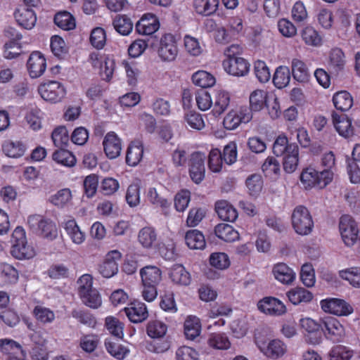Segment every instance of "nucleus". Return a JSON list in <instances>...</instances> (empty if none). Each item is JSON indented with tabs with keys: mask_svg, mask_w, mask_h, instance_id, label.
<instances>
[{
	"mask_svg": "<svg viewBox=\"0 0 360 360\" xmlns=\"http://www.w3.org/2000/svg\"><path fill=\"white\" fill-rule=\"evenodd\" d=\"M333 125L338 134L345 138L350 137L354 134L352 120L345 114L332 113Z\"/></svg>",
	"mask_w": 360,
	"mask_h": 360,
	"instance_id": "nucleus-20",
	"label": "nucleus"
},
{
	"mask_svg": "<svg viewBox=\"0 0 360 360\" xmlns=\"http://www.w3.org/2000/svg\"><path fill=\"white\" fill-rule=\"evenodd\" d=\"M219 0H194L195 11L202 16H210L218 9Z\"/></svg>",
	"mask_w": 360,
	"mask_h": 360,
	"instance_id": "nucleus-28",
	"label": "nucleus"
},
{
	"mask_svg": "<svg viewBox=\"0 0 360 360\" xmlns=\"http://www.w3.org/2000/svg\"><path fill=\"white\" fill-rule=\"evenodd\" d=\"M252 119L251 110L247 105H240L231 109L225 115L223 125L227 130H234L241 124L249 123Z\"/></svg>",
	"mask_w": 360,
	"mask_h": 360,
	"instance_id": "nucleus-6",
	"label": "nucleus"
},
{
	"mask_svg": "<svg viewBox=\"0 0 360 360\" xmlns=\"http://www.w3.org/2000/svg\"><path fill=\"white\" fill-rule=\"evenodd\" d=\"M300 181L306 189L313 187L323 188L332 181V174L328 171L318 172L307 167L301 173Z\"/></svg>",
	"mask_w": 360,
	"mask_h": 360,
	"instance_id": "nucleus-4",
	"label": "nucleus"
},
{
	"mask_svg": "<svg viewBox=\"0 0 360 360\" xmlns=\"http://www.w3.org/2000/svg\"><path fill=\"white\" fill-rule=\"evenodd\" d=\"M262 169L266 176L271 178L276 176L281 170L280 163L276 158L268 157L263 163Z\"/></svg>",
	"mask_w": 360,
	"mask_h": 360,
	"instance_id": "nucleus-61",
	"label": "nucleus"
},
{
	"mask_svg": "<svg viewBox=\"0 0 360 360\" xmlns=\"http://www.w3.org/2000/svg\"><path fill=\"white\" fill-rule=\"evenodd\" d=\"M333 103L336 109L341 111H347L353 105V98L347 91H340L333 96Z\"/></svg>",
	"mask_w": 360,
	"mask_h": 360,
	"instance_id": "nucleus-39",
	"label": "nucleus"
},
{
	"mask_svg": "<svg viewBox=\"0 0 360 360\" xmlns=\"http://www.w3.org/2000/svg\"><path fill=\"white\" fill-rule=\"evenodd\" d=\"M339 276L356 288H360V266H352L339 271Z\"/></svg>",
	"mask_w": 360,
	"mask_h": 360,
	"instance_id": "nucleus-42",
	"label": "nucleus"
},
{
	"mask_svg": "<svg viewBox=\"0 0 360 360\" xmlns=\"http://www.w3.org/2000/svg\"><path fill=\"white\" fill-rule=\"evenodd\" d=\"M201 332V323L195 316H187L184 321V334L187 339L194 340L198 337Z\"/></svg>",
	"mask_w": 360,
	"mask_h": 360,
	"instance_id": "nucleus-33",
	"label": "nucleus"
},
{
	"mask_svg": "<svg viewBox=\"0 0 360 360\" xmlns=\"http://www.w3.org/2000/svg\"><path fill=\"white\" fill-rule=\"evenodd\" d=\"M0 352L11 356H16V354H22V347L16 341L4 338L0 339Z\"/></svg>",
	"mask_w": 360,
	"mask_h": 360,
	"instance_id": "nucleus-48",
	"label": "nucleus"
},
{
	"mask_svg": "<svg viewBox=\"0 0 360 360\" xmlns=\"http://www.w3.org/2000/svg\"><path fill=\"white\" fill-rule=\"evenodd\" d=\"M135 28L139 34L151 35L159 30L160 22L155 15L146 13L136 22Z\"/></svg>",
	"mask_w": 360,
	"mask_h": 360,
	"instance_id": "nucleus-16",
	"label": "nucleus"
},
{
	"mask_svg": "<svg viewBox=\"0 0 360 360\" xmlns=\"http://www.w3.org/2000/svg\"><path fill=\"white\" fill-rule=\"evenodd\" d=\"M223 67L225 71L229 75L241 77L248 72L250 65L243 58L231 57L223 61Z\"/></svg>",
	"mask_w": 360,
	"mask_h": 360,
	"instance_id": "nucleus-15",
	"label": "nucleus"
},
{
	"mask_svg": "<svg viewBox=\"0 0 360 360\" xmlns=\"http://www.w3.org/2000/svg\"><path fill=\"white\" fill-rule=\"evenodd\" d=\"M209 262L211 266L218 270H225L231 264L229 257L224 252H213L210 255Z\"/></svg>",
	"mask_w": 360,
	"mask_h": 360,
	"instance_id": "nucleus-53",
	"label": "nucleus"
},
{
	"mask_svg": "<svg viewBox=\"0 0 360 360\" xmlns=\"http://www.w3.org/2000/svg\"><path fill=\"white\" fill-rule=\"evenodd\" d=\"M143 156V145L139 140L131 141L126 154V163L130 167H135L141 161Z\"/></svg>",
	"mask_w": 360,
	"mask_h": 360,
	"instance_id": "nucleus-21",
	"label": "nucleus"
},
{
	"mask_svg": "<svg viewBox=\"0 0 360 360\" xmlns=\"http://www.w3.org/2000/svg\"><path fill=\"white\" fill-rule=\"evenodd\" d=\"M272 274L277 281L284 285H290L296 278L294 270L283 262L274 265Z\"/></svg>",
	"mask_w": 360,
	"mask_h": 360,
	"instance_id": "nucleus-19",
	"label": "nucleus"
},
{
	"mask_svg": "<svg viewBox=\"0 0 360 360\" xmlns=\"http://www.w3.org/2000/svg\"><path fill=\"white\" fill-rule=\"evenodd\" d=\"M122 254L114 250L108 252L103 261L98 266V272L104 278H110L118 272V262L121 259Z\"/></svg>",
	"mask_w": 360,
	"mask_h": 360,
	"instance_id": "nucleus-12",
	"label": "nucleus"
},
{
	"mask_svg": "<svg viewBox=\"0 0 360 360\" xmlns=\"http://www.w3.org/2000/svg\"><path fill=\"white\" fill-rule=\"evenodd\" d=\"M91 45L97 50L103 49L106 44V33L103 28L97 27L93 29L89 37Z\"/></svg>",
	"mask_w": 360,
	"mask_h": 360,
	"instance_id": "nucleus-56",
	"label": "nucleus"
},
{
	"mask_svg": "<svg viewBox=\"0 0 360 360\" xmlns=\"http://www.w3.org/2000/svg\"><path fill=\"white\" fill-rule=\"evenodd\" d=\"M320 307L325 313L337 316H347L354 311L352 306L345 300L335 297L321 300Z\"/></svg>",
	"mask_w": 360,
	"mask_h": 360,
	"instance_id": "nucleus-10",
	"label": "nucleus"
},
{
	"mask_svg": "<svg viewBox=\"0 0 360 360\" xmlns=\"http://www.w3.org/2000/svg\"><path fill=\"white\" fill-rule=\"evenodd\" d=\"M187 246L192 250H202L206 245L205 236L197 229L189 230L185 236Z\"/></svg>",
	"mask_w": 360,
	"mask_h": 360,
	"instance_id": "nucleus-32",
	"label": "nucleus"
},
{
	"mask_svg": "<svg viewBox=\"0 0 360 360\" xmlns=\"http://www.w3.org/2000/svg\"><path fill=\"white\" fill-rule=\"evenodd\" d=\"M52 158L56 162L64 167H71L76 163L75 155L68 150H58L53 153Z\"/></svg>",
	"mask_w": 360,
	"mask_h": 360,
	"instance_id": "nucleus-50",
	"label": "nucleus"
},
{
	"mask_svg": "<svg viewBox=\"0 0 360 360\" xmlns=\"http://www.w3.org/2000/svg\"><path fill=\"white\" fill-rule=\"evenodd\" d=\"M142 284L158 285L162 281V271L156 266H146L140 270Z\"/></svg>",
	"mask_w": 360,
	"mask_h": 360,
	"instance_id": "nucleus-25",
	"label": "nucleus"
},
{
	"mask_svg": "<svg viewBox=\"0 0 360 360\" xmlns=\"http://www.w3.org/2000/svg\"><path fill=\"white\" fill-rule=\"evenodd\" d=\"M184 120L186 125L193 129L201 130L205 127L203 116L195 110L186 112Z\"/></svg>",
	"mask_w": 360,
	"mask_h": 360,
	"instance_id": "nucleus-51",
	"label": "nucleus"
},
{
	"mask_svg": "<svg viewBox=\"0 0 360 360\" xmlns=\"http://www.w3.org/2000/svg\"><path fill=\"white\" fill-rule=\"evenodd\" d=\"M169 277L172 282L181 285H188L191 281L189 272L181 264H175L172 267Z\"/></svg>",
	"mask_w": 360,
	"mask_h": 360,
	"instance_id": "nucleus-36",
	"label": "nucleus"
},
{
	"mask_svg": "<svg viewBox=\"0 0 360 360\" xmlns=\"http://www.w3.org/2000/svg\"><path fill=\"white\" fill-rule=\"evenodd\" d=\"M62 227L73 245L81 246L85 243L86 240V232L82 229L75 219L71 218L65 220L62 224Z\"/></svg>",
	"mask_w": 360,
	"mask_h": 360,
	"instance_id": "nucleus-13",
	"label": "nucleus"
},
{
	"mask_svg": "<svg viewBox=\"0 0 360 360\" xmlns=\"http://www.w3.org/2000/svg\"><path fill=\"white\" fill-rule=\"evenodd\" d=\"M259 311L266 315L281 316L286 314L287 307L279 299L274 297H265L257 302Z\"/></svg>",
	"mask_w": 360,
	"mask_h": 360,
	"instance_id": "nucleus-11",
	"label": "nucleus"
},
{
	"mask_svg": "<svg viewBox=\"0 0 360 360\" xmlns=\"http://www.w3.org/2000/svg\"><path fill=\"white\" fill-rule=\"evenodd\" d=\"M72 198V192L69 188H63L49 198V202L58 208L68 205Z\"/></svg>",
	"mask_w": 360,
	"mask_h": 360,
	"instance_id": "nucleus-45",
	"label": "nucleus"
},
{
	"mask_svg": "<svg viewBox=\"0 0 360 360\" xmlns=\"http://www.w3.org/2000/svg\"><path fill=\"white\" fill-rule=\"evenodd\" d=\"M33 314L38 321L44 324L52 323L55 319V314L52 310L39 304L34 308Z\"/></svg>",
	"mask_w": 360,
	"mask_h": 360,
	"instance_id": "nucleus-58",
	"label": "nucleus"
},
{
	"mask_svg": "<svg viewBox=\"0 0 360 360\" xmlns=\"http://www.w3.org/2000/svg\"><path fill=\"white\" fill-rule=\"evenodd\" d=\"M146 199L156 207L166 208L169 205L168 200L162 196L154 187H149L147 189Z\"/></svg>",
	"mask_w": 360,
	"mask_h": 360,
	"instance_id": "nucleus-54",
	"label": "nucleus"
},
{
	"mask_svg": "<svg viewBox=\"0 0 360 360\" xmlns=\"http://www.w3.org/2000/svg\"><path fill=\"white\" fill-rule=\"evenodd\" d=\"M290 68L285 65H280L276 69L273 76V83L278 89L286 87L290 82Z\"/></svg>",
	"mask_w": 360,
	"mask_h": 360,
	"instance_id": "nucleus-40",
	"label": "nucleus"
},
{
	"mask_svg": "<svg viewBox=\"0 0 360 360\" xmlns=\"http://www.w3.org/2000/svg\"><path fill=\"white\" fill-rule=\"evenodd\" d=\"M208 345L215 349L224 350L231 347V342L224 333H212L207 340Z\"/></svg>",
	"mask_w": 360,
	"mask_h": 360,
	"instance_id": "nucleus-46",
	"label": "nucleus"
},
{
	"mask_svg": "<svg viewBox=\"0 0 360 360\" xmlns=\"http://www.w3.org/2000/svg\"><path fill=\"white\" fill-rule=\"evenodd\" d=\"M345 65V57L340 49H333L329 54L328 68L331 72L338 73L342 70Z\"/></svg>",
	"mask_w": 360,
	"mask_h": 360,
	"instance_id": "nucleus-34",
	"label": "nucleus"
},
{
	"mask_svg": "<svg viewBox=\"0 0 360 360\" xmlns=\"http://www.w3.org/2000/svg\"><path fill=\"white\" fill-rule=\"evenodd\" d=\"M176 360H201L200 354L195 349L183 346L179 347L176 352Z\"/></svg>",
	"mask_w": 360,
	"mask_h": 360,
	"instance_id": "nucleus-64",
	"label": "nucleus"
},
{
	"mask_svg": "<svg viewBox=\"0 0 360 360\" xmlns=\"http://www.w3.org/2000/svg\"><path fill=\"white\" fill-rule=\"evenodd\" d=\"M103 149L106 156L110 159L117 158L122 150V141L114 132L106 134L103 141Z\"/></svg>",
	"mask_w": 360,
	"mask_h": 360,
	"instance_id": "nucleus-17",
	"label": "nucleus"
},
{
	"mask_svg": "<svg viewBox=\"0 0 360 360\" xmlns=\"http://www.w3.org/2000/svg\"><path fill=\"white\" fill-rule=\"evenodd\" d=\"M292 75L295 80L299 83H307L309 81L311 75L305 63L297 58H292L291 61Z\"/></svg>",
	"mask_w": 360,
	"mask_h": 360,
	"instance_id": "nucleus-22",
	"label": "nucleus"
},
{
	"mask_svg": "<svg viewBox=\"0 0 360 360\" xmlns=\"http://www.w3.org/2000/svg\"><path fill=\"white\" fill-rule=\"evenodd\" d=\"M286 296L294 305H297L302 302H309L313 298V295L311 292L301 287L290 289L286 292Z\"/></svg>",
	"mask_w": 360,
	"mask_h": 360,
	"instance_id": "nucleus-30",
	"label": "nucleus"
},
{
	"mask_svg": "<svg viewBox=\"0 0 360 360\" xmlns=\"http://www.w3.org/2000/svg\"><path fill=\"white\" fill-rule=\"evenodd\" d=\"M267 92L262 89H256L253 91L249 96L250 106L251 112H259L266 104L267 101Z\"/></svg>",
	"mask_w": 360,
	"mask_h": 360,
	"instance_id": "nucleus-35",
	"label": "nucleus"
},
{
	"mask_svg": "<svg viewBox=\"0 0 360 360\" xmlns=\"http://www.w3.org/2000/svg\"><path fill=\"white\" fill-rule=\"evenodd\" d=\"M0 278L3 285L14 283L18 279V271L8 264H3L0 267Z\"/></svg>",
	"mask_w": 360,
	"mask_h": 360,
	"instance_id": "nucleus-52",
	"label": "nucleus"
},
{
	"mask_svg": "<svg viewBox=\"0 0 360 360\" xmlns=\"http://www.w3.org/2000/svg\"><path fill=\"white\" fill-rule=\"evenodd\" d=\"M56 25L64 30H71L75 28L76 23L73 16L68 12H60L55 15Z\"/></svg>",
	"mask_w": 360,
	"mask_h": 360,
	"instance_id": "nucleus-55",
	"label": "nucleus"
},
{
	"mask_svg": "<svg viewBox=\"0 0 360 360\" xmlns=\"http://www.w3.org/2000/svg\"><path fill=\"white\" fill-rule=\"evenodd\" d=\"M105 347L107 352L118 360L124 359L129 353V349L125 346L112 342L110 339L105 340Z\"/></svg>",
	"mask_w": 360,
	"mask_h": 360,
	"instance_id": "nucleus-43",
	"label": "nucleus"
},
{
	"mask_svg": "<svg viewBox=\"0 0 360 360\" xmlns=\"http://www.w3.org/2000/svg\"><path fill=\"white\" fill-rule=\"evenodd\" d=\"M245 186L249 195L257 196L261 193L263 187V179L260 174H253L245 180Z\"/></svg>",
	"mask_w": 360,
	"mask_h": 360,
	"instance_id": "nucleus-49",
	"label": "nucleus"
},
{
	"mask_svg": "<svg viewBox=\"0 0 360 360\" xmlns=\"http://www.w3.org/2000/svg\"><path fill=\"white\" fill-rule=\"evenodd\" d=\"M125 199L131 207H136L140 204V186L139 184L133 183L127 187Z\"/></svg>",
	"mask_w": 360,
	"mask_h": 360,
	"instance_id": "nucleus-62",
	"label": "nucleus"
},
{
	"mask_svg": "<svg viewBox=\"0 0 360 360\" xmlns=\"http://www.w3.org/2000/svg\"><path fill=\"white\" fill-rule=\"evenodd\" d=\"M192 81L195 85L204 89L212 86L216 82L214 77L205 70H198L193 73Z\"/></svg>",
	"mask_w": 360,
	"mask_h": 360,
	"instance_id": "nucleus-44",
	"label": "nucleus"
},
{
	"mask_svg": "<svg viewBox=\"0 0 360 360\" xmlns=\"http://www.w3.org/2000/svg\"><path fill=\"white\" fill-rule=\"evenodd\" d=\"M105 327L108 333L118 339H122L124 337V324L118 319L109 316L105 319Z\"/></svg>",
	"mask_w": 360,
	"mask_h": 360,
	"instance_id": "nucleus-41",
	"label": "nucleus"
},
{
	"mask_svg": "<svg viewBox=\"0 0 360 360\" xmlns=\"http://www.w3.org/2000/svg\"><path fill=\"white\" fill-rule=\"evenodd\" d=\"M159 59L164 63L174 61L179 55V47L176 37L170 33L163 34L157 46Z\"/></svg>",
	"mask_w": 360,
	"mask_h": 360,
	"instance_id": "nucleus-5",
	"label": "nucleus"
},
{
	"mask_svg": "<svg viewBox=\"0 0 360 360\" xmlns=\"http://www.w3.org/2000/svg\"><path fill=\"white\" fill-rule=\"evenodd\" d=\"M215 210L219 217L224 221H234L238 217L236 209L226 200L217 202Z\"/></svg>",
	"mask_w": 360,
	"mask_h": 360,
	"instance_id": "nucleus-27",
	"label": "nucleus"
},
{
	"mask_svg": "<svg viewBox=\"0 0 360 360\" xmlns=\"http://www.w3.org/2000/svg\"><path fill=\"white\" fill-rule=\"evenodd\" d=\"M339 231L344 244L352 247L358 239L359 229L355 220L349 215H343L339 221Z\"/></svg>",
	"mask_w": 360,
	"mask_h": 360,
	"instance_id": "nucleus-8",
	"label": "nucleus"
},
{
	"mask_svg": "<svg viewBox=\"0 0 360 360\" xmlns=\"http://www.w3.org/2000/svg\"><path fill=\"white\" fill-rule=\"evenodd\" d=\"M292 226L295 231L301 236L311 233L314 228V221L309 210L302 205L295 207L291 215Z\"/></svg>",
	"mask_w": 360,
	"mask_h": 360,
	"instance_id": "nucleus-3",
	"label": "nucleus"
},
{
	"mask_svg": "<svg viewBox=\"0 0 360 360\" xmlns=\"http://www.w3.org/2000/svg\"><path fill=\"white\" fill-rule=\"evenodd\" d=\"M289 150V153L284 155L283 165V169L287 173L290 174L294 172L297 168L299 148L296 144H291Z\"/></svg>",
	"mask_w": 360,
	"mask_h": 360,
	"instance_id": "nucleus-31",
	"label": "nucleus"
},
{
	"mask_svg": "<svg viewBox=\"0 0 360 360\" xmlns=\"http://www.w3.org/2000/svg\"><path fill=\"white\" fill-rule=\"evenodd\" d=\"M27 224L30 229L35 231L41 238L53 241L58 238V229L56 224L51 219L40 215H32L28 217Z\"/></svg>",
	"mask_w": 360,
	"mask_h": 360,
	"instance_id": "nucleus-2",
	"label": "nucleus"
},
{
	"mask_svg": "<svg viewBox=\"0 0 360 360\" xmlns=\"http://www.w3.org/2000/svg\"><path fill=\"white\" fill-rule=\"evenodd\" d=\"M41 97L51 103L60 102L66 95L64 85L58 81H48L41 84L38 87Z\"/></svg>",
	"mask_w": 360,
	"mask_h": 360,
	"instance_id": "nucleus-7",
	"label": "nucleus"
},
{
	"mask_svg": "<svg viewBox=\"0 0 360 360\" xmlns=\"http://www.w3.org/2000/svg\"><path fill=\"white\" fill-rule=\"evenodd\" d=\"M112 25L116 32L122 36H128L133 30L131 20L125 15H117L112 20Z\"/></svg>",
	"mask_w": 360,
	"mask_h": 360,
	"instance_id": "nucleus-38",
	"label": "nucleus"
},
{
	"mask_svg": "<svg viewBox=\"0 0 360 360\" xmlns=\"http://www.w3.org/2000/svg\"><path fill=\"white\" fill-rule=\"evenodd\" d=\"M230 102L231 96L228 91L221 89L216 91L212 110L214 115H221L228 108Z\"/></svg>",
	"mask_w": 360,
	"mask_h": 360,
	"instance_id": "nucleus-26",
	"label": "nucleus"
},
{
	"mask_svg": "<svg viewBox=\"0 0 360 360\" xmlns=\"http://www.w3.org/2000/svg\"><path fill=\"white\" fill-rule=\"evenodd\" d=\"M46 68V59L40 52L35 51L30 56L27 63V68L32 78L40 77L44 72Z\"/></svg>",
	"mask_w": 360,
	"mask_h": 360,
	"instance_id": "nucleus-18",
	"label": "nucleus"
},
{
	"mask_svg": "<svg viewBox=\"0 0 360 360\" xmlns=\"http://www.w3.org/2000/svg\"><path fill=\"white\" fill-rule=\"evenodd\" d=\"M352 350L343 345L333 347L328 353V360H350Z\"/></svg>",
	"mask_w": 360,
	"mask_h": 360,
	"instance_id": "nucleus-63",
	"label": "nucleus"
},
{
	"mask_svg": "<svg viewBox=\"0 0 360 360\" xmlns=\"http://www.w3.org/2000/svg\"><path fill=\"white\" fill-rule=\"evenodd\" d=\"M124 311L130 321L141 323L146 320L148 316L146 306L143 302H136L124 308Z\"/></svg>",
	"mask_w": 360,
	"mask_h": 360,
	"instance_id": "nucleus-24",
	"label": "nucleus"
},
{
	"mask_svg": "<svg viewBox=\"0 0 360 360\" xmlns=\"http://www.w3.org/2000/svg\"><path fill=\"white\" fill-rule=\"evenodd\" d=\"M301 37L307 45L319 46L321 44L322 39L319 32L311 26H306L301 31Z\"/></svg>",
	"mask_w": 360,
	"mask_h": 360,
	"instance_id": "nucleus-47",
	"label": "nucleus"
},
{
	"mask_svg": "<svg viewBox=\"0 0 360 360\" xmlns=\"http://www.w3.org/2000/svg\"><path fill=\"white\" fill-rule=\"evenodd\" d=\"M321 330L325 337L333 342H340L345 336V329L340 321L333 316H326L320 319Z\"/></svg>",
	"mask_w": 360,
	"mask_h": 360,
	"instance_id": "nucleus-9",
	"label": "nucleus"
},
{
	"mask_svg": "<svg viewBox=\"0 0 360 360\" xmlns=\"http://www.w3.org/2000/svg\"><path fill=\"white\" fill-rule=\"evenodd\" d=\"M79 296L82 302L90 308L98 309L102 304L101 296L96 289L89 291Z\"/></svg>",
	"mask_w": 360,
	"mask_h": 360,
	"instance_id": "nucleus-60",
	"label": "nucleus"
},
{
	"mask_svg": "<svg viewBox=\"0 0 360 360\" xmlns=\"http://www.w3.org/2000/svg\"><path fill=\"white\" fill-rule=\"evenodd\" d=\"M184 44L186 51L192 56H198L203 49L198 39L191 35H185L184 37Z\"/></svg>",
	"mask_w": 360,
	"mask_h": 360,
	"instance_id": "nucleus-57",
	"label": "nucleus"
},
{
	"mask_svg": "<svg viewBox=\"0 0 360 360\" xmlns=\"http://www.w3.org/2000/svg\"><path fill=\"white\" fill-rule=\"evenodd\" d=\"M11 241V255L18 259H22V226H18L14 229Z\"/></svg>",
	"mask_w": 360,
	"mask_h": 360,
	"instance_id": "nucleus-37",
	"label": "nucleus"
},
{
	"mask_svg": "<svg viewBox=\"0 0 360 360\" xmlns=\"http://www.w3.org/2000/svg\"><path fill=\"white\" fill-rule=\"evenodd\" d=\"M205 155L201 152H195L190 160L189 174L191 179L195 183H200L205 177Z\"/></svg>",
	"mask_w": 360,
	"mask_h": 360,
	"instance_id": "nucleus-14",
	"label": "nucleus"
},
{
	"mask_svg": "<svg viewBox=\"0 0 360 360\" xmlns=\"http://www.w3.org/2000/svg\"><path fill=\"white\" fill-rule=\"evenodd\" d=\"M137 239L142 248L151 249L155 247L158 241V233L153 227L145 226L139 230Z\"/></svg>",
	"mask_w": 360,
	"mask_h": 360,
	"instance_id": "nucleus-23",
	"label": "nucleus"
},
{
	"mask_svg": "<svg viewBox=\"0 0 360 360\" xmlns=\"http://www.w3.org/2000/svg\"><path fill=\"white\" fill-rule=\"evenodd\" d=\"M318 24L324 30H330L334 24L333 11L328 8H321L316 14Z\"/></svg>",
	"mask_w": 360,
	"mask_h": 360,
	"instance_id": "nucleus-59",
	"label": "nucleus"
},
{
	"mask_svg": "<svg viewBox=\"0 0 360 360\" xmlns=\"http://www.w3.org/2000/svg\"><path fill=\"white\" fill-rule=\"evenodd\" d=\"M255 342L259 352L270 360L283 359L288 351L287 344L278 338L266 340L256 338Z\"/></svg>",
	"mask_w": 360,
	"mask_h": 360,
	"instance_id": "nucleus-1",
	"label": "nucleus"
},
{
	"mask_svg": "<svg viewBox=\"0 0 360 360\" xmlns=\"http://www.w3.org/2000/svg\"><path fill=\"white\" fill-rule=\"evenodd\" d=\"M217 237L225 242H234L240 238L239 233L231 225L228 224H219L214 228Z\"/></svg>",
	"mask_w": 360,
	"mask_h": 360,
	"instance_id": "nucleus-29",
	"label": "nucleus"
}]
</instances>
